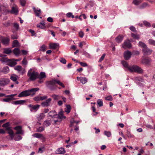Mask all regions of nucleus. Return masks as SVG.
Wrapping results in <instances>:
<instances>
[{
  "mask_svg": "<svg viewBox=\"0 0 155 155\" xmlns=\"http://www.w3.org/2000/svg\"><path fill=\"white\" fill-rule=\"evenodd\" d=\"M39 90V88H35L31 89L30 90L25 91L21 92L18 94V97H21L27 96L31 95H34L35 94V92L38 91Z\"/></svg>",
  "mask_w": 155,
  "mask_h": 155,
  "instance_id": "nucleus-1",
  "label": "nucleus"
},
{
  "mask_svg": "<svg viewBox=\"0 0 155 155\" xmlns=\"http://www.w3.org/2000/svg\"><path fill=\"white\" fill-rule=\"evenodd\" d=\"M27 76L30 80L34 81L38 78V73L33 69L31 68L28 71Z\"/></svg>",
  "mask_w": 155,
  "mask_h": 155,
  "instance_id": "nucleus-2",
  "label": "nucleus"
},
{
  "mask_svg": "<svg viewBox=\"0 0 155 155\" xmlns=\"http://www.w3.org/2000/svg\"><path fill=\"white\" fill-rule=\"evenodd\" d=\"M55 84V79H53L46 82V85L47 87H49L51 90H53L56 89V87L54 88L51 87V86L54 85Z\"/></svg>",
  "mask_w": 155,
  "mask_h": 155,
  "instance_id": "nucleus-3",
  "label": "nucleus"
},
{
  "mask_svg": "<svg viewBox=\"0 0 155 155\" xmlns=\"http://www.w3.org/2000/svg\"><path fill=\"white\" fill-rule=\"evenodd\" d=\"M14 69L17 71L18 73L21 75L23 74L25 72V68H22L20 65H18L14 68Z\"/></svg>",
  "mask_w": 155,
  "mask_h": 155,
  "instance_id": "nucleus-4",
  "label": "nucleus"
},
{
  "mask_svg": "<svg viewBox=\"0 0 155 155\" xmlns=\"http://www.w3.org/2000/svg\"><path fill=\"white\" fill-rule=\"evenodd\" d=\"M6 12H10L12 14H14L15 15H17L18 14V9L17 6L14 5L12 7V10L10 11H8L6 9V10L5 11Z\"/></svg>",
  "mask_w": 155,
  "mask_h": 155,
  "instance_id": "nucleus-5",
  "label": "nucleus"
},
{
  "mask_svg": "<svg viewBox=\"0 0 155 155\" xmlns=\"http://www.w3.org/2000/svg\"><path fill=\"white\" fill-rule=\"evenodd\" d=\"M48 98V96L47 95H44L43 96H40V95H38L35 97L33 99L34 100L37 102H38L40 101H42L47 99Z\"/></svg>",
  "mask_w": 155,
  "mask_h": 155,
  "instance_id": "nucleus-6",
  "label": "nucleus"
},
{
  "mask_svg": "<svg viewBox=\"0 0 155 155\" xmlns=\"http://www.w3.org/2000/svg\"><path fill=\"white\" fill-rule=\"evenodd\" d=\"M51 99L49 98L46 101L42 102L41 104V105L44 107H48L50 105Z\"/></svg>",
  "mask_w": 155,
  "mask_h": 155,
  "instance_id": "nucleus-7",
  "label": "nucleus"
},
{
  "mask_svg": "<svg viewBox=\"0 0 155 155\" xmlns=\"http://www.w3.org/2000/svg\"><path fill=\"white\" fill-rule=\"evenodd\" d=\"M122 46L124 49H127L131 48L132 45L130 41L129 40H127L124 42L122 45Z\"/></svg>",
  "mask_w": 155,
  "mask_h": 155,
  "instance_id": "nucleus-8",
  "label": "nucleus"
},
{
  "mask_svg": "<svg viewBox=\"0 0 155 155\" xmlns=\"http://www.w3.org/2000/svg\"><path fill=\"white\" fill-rule=\"evenodd\" d=\"M15 95V94H13L7 95L6 96L7 98L3 99V100L5 102H9L14 99L13 97Z\"/></svg>",
  "mask_w": 155,
  "mask_h": 155,
  "instance_id": "nucleus-9",
  "label": "nucleus"
},
{
  "mask_svg": "<svg viewBox=\"0 0 155 155\" xmlns=\"http://www.w3.org/2000/svg\"><path fill=\"white\" fill-rule=\"evenodd\" d=\"M7 63V64L11 67H13L17 64V63L14 59H8Z\"/></svg>",
  "mask_w": 155,
  "mask_h": 155,
  "instance_id": "nucleus-10",
  "label": "nucleus"
},
{
  "mask_svg": "<svg viewBox=\"0 0 155 155\" xmlns=\"http://www.w3.org/2000/svg\"><path fill=\"white\" fill-rule=\"evenodd\" d=\"M10 80L8 78H3L0 80V85L1 86H5L8 84Z\"/></svg>",
  "mask_w": 155,
  "mask_h": 155,
  "instance_id": "nucleus-11",
  "label": "nucleus"
},
{
  "mask_svg": "<svg viewBox=\"0 0 155 155\" xmlns=\"http://www.w3.org/2000/svg\"><path fill=\"white\" fill-rule=\"evenodd\" d=\"M124 55L125 59L128 60L130 58L131 55V53L129 51H127L124 52Z\"/></svg>",
  "mask_w": 155,
  "mask_h": 155,
  "instance_id": "nucleus-12",
  "label": "nucleus"
},
{
  "mask_svg": "<svg viewBox=\"0 0 155 155\" xmlns=\"http://www.w3.org/2000/svg\"><path fill=\"white\" fill-rule=\"evenodd\" d=\"M14 129L17 131L16 134H23V131L22 130L21 127L18 126L14 128Z\"/></svg>",
  "mask_w": 155,
  "mask_h": 155,
  "instance_id": "nucleus-13",
  "label": "nucleus"
},
{
  "mask_svg": "<svg viewBox=\"0 0 155 155\" xmlns=\"http://www.w3.org/2000/svg\"><path fill=\"white\" fill-rule=\"evenodd\" d=\"M54 124L59 125L60 124L61 121V119L60 117H55L53 118Z\"/></svg>",
  "mask_w": 155,
  "mask_h": 155,
  "instance_id": "nucleus-14",
  "label": "nucleus"
},
{
  "mask_svg": "<svg viewBox=\"0 0 155 155\" xmlns=\"http://www.w3.org/2000/svg\"><path fill=\"white\" fill-rule=\"evenodd\" d=\"M143 51L144 55H148L151 54L152 51L146 47L143 49Z\"/></svg>",
  "mask_w": 155,
  "mask_h": 155,
  "instance_id": "nucleus-15",
  "label": "nucleus"
},
{
  "mask_svg": "<svg viewBox=\"0 0 155 155\" xmlns=\"http://www.w3.org/2000/svg\"><path fill=\"white\" fill-rule=\"evenodd\" d=\"M77 78L78 81H79L81 83L83 84H86L87 82V79L84 77H81L80 78L77 77Z\"/></svg>",
  "mask_w": 155,
  "mask_h": 155,
  "instance_id": "nucleus-16",
  "label": "nucleus"
},
{
  "mask_svg": "<svg viewBox=\"0 0 155 155\" xmlns=\"http://www.w3.org/2000/svg\"><path fill=\"white\" fill-rule=\"evenodd\" d=\"M8 133V134L11 139L12 140L14 137V134L13 130L11 128H8L7 129Z\"/></svg>",
  "mask_w": 155,
  "mask_h": 155,
  "instance_id": "nucleus-17",
  "label": "nucleus"
},
{
  "mask_svg": "<svg viewBox=\"0 0 155 155\" xmlns=\"http://www.w3.org/2000/svg\"><path fill=\"white\" fill-rule=\"evenodd\" d=\"M37 26L38 27L41 29H45L46 28V26L44 21H42L41 22L38 24Z\"/></svg>",
  "mask_w": 155,
  "mask_h": 155,
  "instance_id": "nucleus-18",
  "label": "nucleus"
},
{
  "mask_svg": "<svg viewBox=\"0 0 155 155\" xmlns=\"http://www.w3.org/2000/svg\"><path fill=\"white\" fill-rule=\"evenodd\" d=\"M49 116L50 117H58L57 114L55 111L53 110L50 111L48 113Z\"/></svg>",
  "mask_w": 155,
  "mask_h": 155,
  "instance_id": "nucleus-19",
  "label": "nucleus"
},
{
  "mask_svg": "<svg viewBox=\"0 0 155 155\" xmlns=\"http://www.w3.org/2000/svg\"><path fill=\"white\" fill-rule=\"evenodd\" d=\"M57 153L63 154L65 153V151L64 148H58L57 150Z\"/></svg>",
  "mask_w": 155,
  "mask_h": 155,
  "instance_id": "nucleus-20",
  "label": "nucleus"
},
{
  "mask_svg": "<svg viewBox=\"0 0 155 155\" xmlns=\"http://www.w3.org/2000/svg\"><path fill=\"white\" fill-rule=\"evenodd\" d=\"M13 52L14 54L16 56H19L20 53L19 49L17 48L14 49L13 50Z\"/></svg>",
  "mask_w": 155,
  "mask_h": 155,
  "instance_id": "nucleus-21",
  "label": "nucleus"
},
{
  "mask_svg": "<svg viewBox=\"0 0 155 155\" xmlns=\"http://www.w3.org/2000/svg\"><path fill=\"white\" fill-rule=\"evenodd\" d=\"M58 45L56 43H50L49 44V48L52 49H55L58 46Z\"/></svg>",
  "mask_w": 155,
  "mask_h": 155,
  "instance_id": "nucleus-22",
  "label": "nucleus"
},
{
  "mask_svg": "<svg viewBox=\"0 0 155 155\" xmlns=\"http://www.w3.org/2000/svg\"><path fill=\"white\" fill-rule=\"evenodd\" d=\"M151 60L149 59H143L142 61V62L143 63L146 64L148 65L150 64Z\"/></svg>",
  "mask_w": 155,
  "mask_h": 155,
  "instance_id": "nucleus-23",
  "label": "nucleus"
},
{
  "mask_svg": "<svg viewBox=\"0 0 155 155\" xmlns=\"http://www.w3.org/2000/svg\"><path fill=\"white\" fill-rule=\"evenodd\" d=\"M18 78V76L17 75L13 74L11 75L10 79L13 81H16Z\"/></svg>",
  "mask_w": 155,
  "mask_h": 155,
  "instance_id": "nucleus-24",
  "label": "nucleus"
},
{
  "mask_svg": "<svg viewBox=\"0 0 155 155\" xmlns=\"http://www.w3.org/2000/svg\"><path fill=\"white\" fill-rule=\"evenodd\" d=\"M123 38V36L122 35H119L115 39V40L118 43H120L122 40Z\"/></svg>",
  "mask_w": 155,
  "mask_h": 155,
  "instance_id": "nucleus-25",
  "label": "nucleus"
},
{
  "mask_svg": "<svg viewBox=\"0 0 155 155\" xmlns=\"http://www.w3.org/2000/svg\"><path fill=\"white\" fill-rule=\"evenodd\" d=\"M12 47H18L20 46V44L18 41L17 40H14L13 42Z\"/></svg>",
  "mask_w": 155,
  "mask_h": 155,
  "instance_id": "nucleus-26",
  "label": "nucleus"
},
{
  "mask_svg": "<svg viewBox=\"0 0 155 155\" xmlns=\"http://www.w3.org/2000/svg\"><path fill=\"white\" fill-rule=\"evenodd\" d=\"M32 136L37 138H43L44 137L42 134L38 133H35L32 135Z\"/></svg>",
  "mask_w": 155,
  "mask_h": 155,
  "instance_id": "nucleus-27",
  "label": "nucleus"
},
{
  "mask_svg": "<svg viewBox=\"0 0 155 155\" xmlns=\"http://www.w3.org/2000/svg\"><path fill=\"white\" fill-rule=\"evenodd\" d=\"M33 8L36 15L39 16L41 13L40 9H36L35 7H33Z\"/></svg>",
  "mask_w": 155,
  "mask_h": 155,
  "instance_id": "nucleus-28",
  "label": "nucleus"
},
{
  "mask_svg": "<svg viewBox=\"0 0 155 155\" xmlns=\"http://www.w3.org/2000/svg\"><path fill=\"white\" fill-rule=\"evenodd\" d=\"M137 66V65H133L129 68V70L131 72H135Z\"/></svg>",
  "mask_w": 155,
  "mask_h": 155,
  "instance_id": "nucleus-29",
  "label": "nucleus"
},
{
  "mask_svg": "<svg viewBox=\"0 0 155 155\" xmlns=\"http://www.w3.org/2000/svg\"><path fill=\"white\" fill-rule=\"evenodd\" d=\"M9 39L8 38H4L2 40V43L5 45L8 44L9 42Z\"/></svg>",
  "mask_w": 155,
  "mask_h": 155,
  "instance_id": "nucleus-30",
  "label": "nucleus"
},
{
  "mask_svg": "<svg viewBox=\"0 0 155 155\" xmlns=\"http://www.w3.org/2000/svg\"><path fill=\"white\" fill-rule=\"evenodd\" d=\"M46 74L44 72H41L39 75L38 74V78L40 79H42L46 77Z\"/></svg>",
  "mask_w": 155,
  "mask_h": 155,
  "instance_id": "nucleus-31",
  "label": "nucleus"
},
{
  "mask_svg": "<svg viewBox=\"0 0 155 155\" xmlns=\"http://www.w3.org/2000/svg\"><path fill=\"white\" fill-rule=\"evenodd\" d=\"M29 107H31L32 109L34 110H38L40 107V105H29Z\"/></svg>",
  "mask_w": 155,
  "mask_h": 155,
  "instance_id": "nucleus-32",
  "label": "nucleus"
},
{
  "mask_svg": "<svg viewBox=\"0 0 155 155\" xmlns=\"http://www.w3.org/2000/svg\"><path fill=\"white\" fill-rule=\"evenodd\" d=\"M142 1V0H133V3L134 5H137L140 4Z\"/></svg>",
  "mask_w": 155,
  "mask_h": 155,
  "instance_id": "nucleus-33",
  "label": "nucleus"
},
{
  "mask_svg": "<svg viewBox=\"0 0 155 155\" xmlns=\"http://www.w3.org/2000/svg\"><path fill=\"white\" fill-rule=\"evenodd\" d=\"M9 68L7 66L4 67L2 71V72L5 74L9 72Z\"/></svg>",
  "mask_w": 155,
  "mask_h": 155,
  "instance_id": "nucleus-34",
  "label": "nucleus"
},
{
  "mask_svg": "<svg viewBox=\"0 0 155 155\" xmlns=\"http://www.w3.org/2000/svg\"><path fill=\"white\" fill-rule=\"evenodd\" d=\"M71 107L69 105H66V108L65 109V111L67 114L69 113L71 111Z\"/></svg>",
  "mask_w": 155,
  "mask_h": 155,
  "instance_id": "nucleus-35",
  "label": "nucleus"
},
{
  "mask_svg": "<svg viewBox=\"0 0 155 155\" xmlns=\"http://www.w3.org/2000/svg\"><path fill=\"white\" fill-rule=\"evenodd\" d=\"M55 83H57L60 86H61L63 88L65 87V86L64 85V84H63L62 82H61L59 80L55 79Z\"/></svg>",
  "mask_w": 155,
  "mask_h": 155,
  "instance_id": "nucleus-36",
  "label": "nucleus"
},
{
  "mask_svg": "<svg viewBox=\"0 0 155 155\" xmlns=\"http://www.w3.org/2000/svg\"><path fill=\"white\" fill-rule=\"evenodd\" d=\"M55 83H57L60 86H61L63 88L65 87V86L64 85V84H63L62 82H61L59 80L55 79Z\"/></svg>",
  "mask_w": 155,
  "mask_h": 155,
  "instance_id": "nucleus-37",
  "label": "nucleus"
},
{
  "mask_svg": "<svg viewBox=\"0 0 155 155\" xmlns=\"http://www.w3.org/2000/svg\"><path fill=\"white\" fill-rule=\"evenodd\" d=\"M12 52V50L9 48H6L4 49V53L5 54H9Z\"/></svg>",
  "mask_w": 155,
  "mask_h": 155,
  "instance_id": "nucleus-38",
  "label": "nucleus"
},
{
  "mask_svg": "<svg viewBox=\"0 0 155 155\" xmlns=\"http://www.w3.org/2000/svg\"><path fill=\"white\" fill-rule=\"evenodd\" d=\"M138 45L139 46L142 47L143 49L144 48L147 47V45L145 43L141 41L139 42Z\"/></svg>",
  "mask_w": 155,
  "mask_h": 155,
  "instance_id": "nucleus-39",
  "label": "nucleus"
},
{
  "mask_svg": "<svg viewBox=\"0 0 155 155\" xmlns=\"http://www.w3.org/2000/svg\"><path fill=\"white\" fill-rule=\"evenodd\" d=\"M121 63L124 67L127 68L129 69V68L130 67H129L128 63L126 61H121Z\"/></svg>",
  "mask_w": 155,
  "mask_h": 155,
  "instance_id": "nucleus-40",
  "label": "nucleus"
},
{
  "mask_svg": "<svg viewBox=\"0 0 155 155\" xmlns=\"http://www.w3.org/2000/svg\"><path fill=\"white\" fill-rule=\"evenodd\" d=\"M44 124L45 127H48L50 125L51 121L49 120H46L44 123Z\"/></svg>",
  "mask_w": 155,
  "mask_h": 155,
  "instance_id": "nucleus-41",
  "label": "nucleus"
},
{
  "mask_svg": "<svg viewBox=\"0 0 155 155\" xmlns=\"http://www.w3.org/2000/svg\"><path fill=\"white\" fill-rule=\"evenodd\" d=\"M135 72L139 73H142L143 72V70L137 66Z\"/></svg>",
  "mask_w": 155,
  "mask_h": 155,
  "instance_id": "nucleus-42",
  "label": "nucleus"
},
{
  "mask_svg": "<svg viewBox=\"0 0 155 155\" xmlns=\"http://www.w3.org/2000/svg\"><path fill=\"white\" fill-rule=\"evenodd\" d=\"M104 134L108 137H110L111 136V133L110 131L105 130L104 131Z\"/></svg>",
  "mask_w": 155,
  "mask_h": 155,
  "instance_id": "nucleus-43",
  "label": "nucleus"
},
{
  "mask_svg": "<svg viewBox=\"0 0 155 155\" xmlns=\"http://www.w3.org/2000/svg\"><path fill=\"white\" fill-rule=\"evenodd\" d=\"M47 48V47L45 45H43L40 47L39 50L42 51H45Z\"/></svg>",
  "mask_w": 155,
  "mask_h": 155,
  "instance_id": "nucleus-44",
  "label": "nucleus"
},
{
  "mask_svg": "<svg viewBox=\"0 0 155 155\" xmlns=\"http://www.w3.org/2000/svg\"><path fill=\"white\" fill-rule=\"evenodd\" d=\"M149 5L147 3H144L140 6V8H143L147 7H149Z\"/></svg>",
  "mask_w": 155,
  "mask_h": 155,
  "instance_id": "nucleus-45",
  "label": "nucleus"
},
{
  "mask_svg": "<svg viewBox=\"0 0 155 155\" xmlns=\"http://www.w3.org/2000/svg\"><path fill=\"white\" fill-rule=\"evenodd\" d=\"M57 115L58 116V117H60L61 119L62 118H65V117H64L63 116V114L62 112H60L58 113V114H57Z\"/></svg>",
  "mask_w": 155,
  "mask_h": 155,
  "instance_id": "nucleus-46",
  "label": "nucleus"
},
{
  "mask_svg": "<svg viewBox=\"0 0 155 155\" xmlns=\"http://www.w3.org/2000/svg\"><path fill=\"white\" fill-rule=\"evenodd\" d=\"M131 35L132 37L134 39H139L140 38V37L139 35H135L133 33H132Z\"/></svg>",
  "mask_w": 155,
  "mask_h": 155,
  "instance_id": "nucleus-47",
  "label": "nucleus"
},
{
  "mask_svg": "<svg viewBox=\"0 0 155 155\" xmlns=\"http://www.w3.org/2000/svg\"><path fill=\"white\" fill-rule=\"evenodd\" d=\"M9 122H7L3 125L2 126L3 127L6 128V130H7V129L8 128H10V127H9Z\"/></svg>",
  "mask_w": 155,
  "mask_h": 155,
  "instance_id": "nucleus-48",
  "label": "nucleus"
},
{
  "mask_svg": "<svg viewBox=\"0 0 155 155\" xmlns=\"http://www.w3.org/2000/svg\"><path fill=\"white\" fill-rule=\"evenodd\" d=\"M149 43L152 45H155V41L152 39H149L148 41Z\"/></svg>",
  "mask_w": 155,
  "mask_h": 155,
  "instance_id": "nucleus-49",
  "label": "nucleus"
},
{
  "mask_svg": "<svg viewBox=\"0 0 155 155\" xmlns=\"http://www.w3.org/2000/svg\"><path fill=\"white\" fill-rule=\"evenodd\" d=\"M8 59L7 58L3 57L0 59V61L2 62H8Z\"/></svg>",
  "mask_w": 155,
  "mask_h": 155,
  "instance_id": "nucleus-50",
  "label": "nucleus"
},
{
  "mask_svg": "<svg viewBox=\"0 0 155 155\" xmlns=\"http://www.w3.org/2000/svg\"><path fill=\"white\" fill-rule=\"evenodd\" d=\"M144 25L148 27H150L151 26V25L150 23L147 21H144L143 22Z\"/></svg>",
  "mask_w": 155,
  "mask_h": 155,
  "instance_id": "nucleus-51",
  "label": "nucleus"
},
{
  "mask_svg": "<svg viewBox=\"0 0 155 155\" xmlns=\"http://www.w3.org/2000/svg\"><path fill=\"white\" fill-rule=\"evenodd\" d=\"M97 104L99 107L102 106L103 105L102 101L100 99L98 100L97 101Z\"/></svg>",
  "mask_w": 155,
  "mask_h": 155,
  "instance_id": "nucleus-52",
  "label": "nucleus"
},
{
  "mask_svg": "<svg viewBox=\"0 0 155 155\" xmlns=\"http://www.w3.org/2000/svg\"><path fill=\"white\" fill-rule=\"evenodd\" d=\"M24 101L23 100L17 101L14 102V104H20L23 103Z\"/></svg>",
  "mask_w": 155,
  "mask_h": 155,
  "instance_id": "nucleus-53",
  "label": "nucleus"
},
{
  "mask_svg": "<svg viewBox=\"0 0 155 155\" xmlns=\"http://www.w3.org/2000/svg\"><path fill=\"white\" fill-rule=\"evenodd\" d=\"M45 116V114L44 113L41 114L39 116L38 118L39 119L41 120Z\"/></svg>",
  "mask_w": 155,
  "mask_h": 155,
  "instance_id": "nucleus-54",
  "label": "nucleus"
},
{
  "mask_svg": "<svg viewBox=\"0 0 155 155\" xmlns=\"http://www.w3.org/2000/svg\"><path fill=\"white\" fill-rule=\"evenodd\" d=\"M51 97H52L54 100H57L58 99L59 96V95H57L55 94H54L52 95L51 96Z\"/></svg>",
  "mask_w": 155,
  "mask_h": 155,
  "instance_id": "nucleus-55",
  "label": "nucleus"
},
{
  "mask_svg": "<svg viewBox=\"0 0 155 155\" xmlns=\"http://www.w3.org/2000/svg\"><path fill=\"white\" fill-rule=\"evenodd\" d=\"M22 138V137L20 135H18L17 137H15L14 139L16 141H18L21 140Z\"/></svg>",
  "mask_w": 155,
  "mask_h": 155,
  "instance_id": "nucleus-56",
  "label": "nucleus"
},
{
  "mask_svg": "<svg viewBox=\"0 0 155 155\" xmlns=\"http://www.w3.org/2000/svg\"><path fill=\"white\" fill-rule=\"evenodd\" d=\"M13 25L14 28L16 29V30H18L19 27L18 24L16 23H14L13 24Z\"/></svg>",
  "mask_w": 155,
  "mask_h": 155,
  "instance_id": "nucleus-57",
  "label": "nucleus"
},
{
  "mask_svg": "<svg viewBox=\"0 0 155 155\" xmlns=\"http://www.w3.org/2000/svg\"><path fill=\"white\" fill-rule=\"evenodd\" d=\"M66 16L68 17H71L72 18L74 17V15H72V14L71 12H69L66 14Z\"/></svg>",
  "mask_w": 155,
  "mask_h": 155,
  "instance_id": "nucleus-58",
  "label": "nucleus"
},
{
  "mask_svg": "<svg viewBox=\"0 0 155 155\" xmlns=\"http://www.w3.org/2000/svg\"><path fill=\"white\" fill-rule=\"evenodd\" d=\"M22 63L23 64L25 65H26L27 64V61L25 58H24L22 61Z\"/></svg>",
  "mask_w": 155,
  "mask_h": 155,
  "instance_id": "nucleus-59",
  "label": "nucleus"
},
{
  "mask_svg": "<svg viewBox=\"0 0 155 155\" xmlns=\"http://www.w3.org/2000/svg\"><path fill=\"white\" fill-rule=\"evenodd\" d=\"M106 100L107 101H112V98L111 96H108L105 97Z\"/></svg>",
  "mask_w": 155,
  "mask_h": 155,
  "instance_id": "nucleus-60",
  "label": "nucleus"
},
{
  "mask_svg": "<svg viewBox=\"0 0 155 155\" xmlns=\"http://www.w3.org/2000/svg\"><path fill=\"white\" fill-rule=\"evenodd\" d=\"M127 136L129 138L133 137V136L131 135L130 132L129 131H127Z\"/></svg>",
  "mask_w": 155,
  "mask_h": 155,
  "instance_id": "nucleus-61",
  "label": "nucleus"
},
{
  "mask_svg": "<svg viewBox=\"0 0 155 155\" xmlns=\"http://www.w3.org/2000/svg\"><path fill=\"white\" fill-rule=\"evenodd\" d=\"M20 2L21 5L24 6L26 3V1L25 0H20Z\"/></svg>",
  "mask_w": 155,
  "mask_h": 155,
  "instance_id": "nucleus-62",
  "label": "nucleus"
},
{
  "mask_svg": "<svg viewBox=\"0 0 155 155\" xmlns=\"http://www.w3.org/2000/svg\"><path fill=\"white\" fill-rule=\"evenodd\" d=\"M60 62H61V63H62L64 64H65L66 63V60L63 58H61V60H60Z\"/></svg>",
  "mask_w": 155,
  "mask_h": 155,
  "instance_id": "nucleus-63",
  "label": "nucleus"
},
{
  "mask_svg": "<svg viewBox=\"0 0 155 155\" xmlns=\"http://www.w3.org/2000/svg\"><path fill=\"white\" fill-rule=\"evenodd\" d=\"M79 63L80 64V65L83 67H85L87 66V64L86 63H85L80 62H79Z\"/></svg>",
  "mask_w": 155,
  "mask_h": 155,
  "instance_id": "nucleus-64",
  "label": "nucleus"
}]
</instances>
